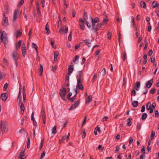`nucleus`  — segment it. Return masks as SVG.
<instances>
[{"label": "nucleus", "instance_id": "2f4dec72", "mask_svg": "<svg viewBox=\"0 0 159 159\" xmlns=\"http://www.w3.org/2000/svg\"><path fill=\"white\" fill-rule=\"evenodd\" d=\"M139 104V102L137 101H134L132 102V105L134 107H137Z\"/></svg>", "mask_w": 159, "mask_h": 159}, {"label": "nucleus", "instance_id": "20e7f679", "mask_svg": "<svg viewBox=\"0 0 159 159\" xmlns=\"http://www.w3.org/2000/svg\"><path fill=\"white\" fill-rule=\"evenodd\" d=\"M21 13V11L19 9H16L14 11L12 20L13 22H15L18 18L20 17Z\"/></svg>", "mask_w": 159, "mask_h": 159}, {"label": "nucleus", "instance_id": "ddd939ff", "mask_svg": "<svg viewBox=\"0 0 159 159\" xmlns=\"http://www.w3.org/2000/svg\"><path fill=\"white\" fill-rule=\"evenodd\" d=\"M80 102V100H78L75 103L71 105L69 109V110H72L75 108L79 105Z\"/></svg>", "mask_w": 159, "mask_h": 159}, {"label": "nucleus", "instance_id": "3c124183", "mask_svg": "<svg viewBox=\"0 0 159 159\" xmlns=\"http://www.w3.org/2000/svg\"><path fill=\"white\" fill-rule=\"evenodd\" d=\"M45 155V153L44 151H43V152L41 154L39 159H43Z\"/></svg>", "mask_w": 159, "mask_h": 159}, {"label": "nucleus", "instance_id": "0eeeda50", "mask_svg": "<svg viewBox=\"0 0 159 159\" xmlns=\"http://www.w3.org/2000/svg\"><path fill=\"white\" fill-rule=\"evenodd\" d=\"M85 20H84L81 18H80L79 20V25L80 26V29L82 30H84L85 29Z\"/></svg>", "mask_w": 159, "mask_h": 159}, {"label": "nucleus", "instance_id": "a19ab883", "mask_svg": "<svg viewBox=\"0 0 159 159\" xmlns=\"http://www.w3.org/2000/svg\"><path fill=\"white\" fill-rule=\"evenodd\" d=\"M155 135V132L153 131H152L151 132V140H152L153 139V137Z\"/></svg>", "mask_w": 159, "mask_h": 159}, {"label": "nucleus", "instance_id": "f8f14e48", "mask_svg": "<svg viewBox=\"0 0 159 159\" xmlns=\"http://www.w3.org/2000/svg\"><path fill=\"white\" fill-rule=\"evenodd\" d=\"M83 78V72L82 71L79 72V74L77 76V81H82Z\"/></svg>", "mask_w": 159, "mask_h": 159}, {"label": "nucleus", "instance_id": "13d9d810", "mask_svg": "<svg viewBox=\"0 0 159 159\" xmlns=\"http://www.w3.org/2000/svg\"><path fill=\"white\" fill-rule=\"evenodd\" d=\"M75 12L74 9L72 10V16L73 17H74L75 16Z\"/></svg>", "mask_w": 159, "mask_h": 159}, {"label": "nucleus", "instance_id": "09e8293b", "mask_svg": "<svg viewBox=\"0 0 159 159\" xmlns=\"http://www.w3.org/2000/svg\"><path fill=\"white\" fill-rule=\"evenodd\" d=\"M43 142H44L43 140H42L41 141V142L40 143V146L39 147V148L40 150L43 147Z\"/></svg>", "mask_w": 159, "mask_h": 159}, {"label": "nucleus", "instance_id": "9b49d317", "mask_svg": "<svg viewBox=\"0 0 159 159\" xmlns=\"http://www.w3.org/2000/svg\"><path fill=\"white\" fill-rule=\"evenodd\" d=\"M87 16V14L86 12L84 11V19L85 21L86 22V24L87 26L89 28H90L91 27V25H89L88 22L86 20V19L88 18Z\"/></svg>", "mask_w": 159, "mask_h": 159}, {"label": "nucleus", "instance_id": "4c0bfd02", "mask_svg": "<svg viewBox=\"0 0 159 159\" xmlns=\"http://www.w3.org/2000/svg\"><path fill=\"white\" fill-rule=\"evenodd\" d=\"M30 140L29 137L28 138L27 143V148H29L30 147Z\"/></svg>", "mask_w": 159, "mask_h": 159}, {"label": "nucleus", "instance_id": "7c9ffc66", "mask_svg": "<svg viewBox=\"0 0 159 159\" xmlns=\"http://www.w3.org/2000/svg\"><path fill=\"white\" fill-rule=\"evenodd\" d=\"M59 55V52L57 51L54 53V61H57L58 56Z\"/></svg>", "mask_w": 159, "mask_h": 159}, {"label": "nucleus", "instance_id": "ea45409f", "mask_svg": "<svg viewBox=\"0 0 159 159\" xmlns=\"http://www.w3.org/2000/svg\"><path fill=\"white\" fill-rule=\"evenodd\" d=\"M24 0H21V1L18 4V7H20L21 5H22L24 3Z\"/></svg>", "mask_w": 159, "mask_h": 159}, {"label": "nucleus", "instance_id": "774afa93", "mask_svg": "<svg viewBox=\"0 0 159 159\" xmlns=\"http://www.w3.org/2000/svg\"><path fill=\"white\" fill-rule=\"evenodd\" d=\"M155 114L156 117H157L159 115V112L157 110L155 111Z\"/></svg>", "mask_w": 159, "mask_h": 159}, {"label": "nucleus", "instance_id": "1a4fd4ad", "mask_svg": "<svg viewBox=\"0 0 159 159\" xmlns=\"http://www.w3.org/2000/svg\"><path fill=\"white\" fill-rule=\"evenodd\" d=\"M153 79H152L148 81L144 86L145 88H151L153 83Z\"/></svg>", "mask_w": 159, "mask_h": 159}, {"label": "nucleus", "instance_id": "2eb2a0df", "mask_svg": "<svg viewBox=\"0 0 159 159\" xmlns=\"http://www.w3.org/2000/svg\"><path fill=\"white\" fill-rule=\"evenodd\" d=\"M76 88H79L80 90H83L84 89L83 86L81 83V81H77Z\"/></svg>", "mask_w": 159, "mask_h": 159}, {"label": "nucleus", "instance_id": "de8ad7c7", "mask_svg": "<svg viewBox=\"0 0 159 159\" xmlns=\"http://www.w3.org/2000/svg\"><path fill=\"white\" fill-rule=\"evenodd\" d=\"M97 75L96 74H94L93 78L92 80L93 82H94L96 81L97 79Z\"/></svg>", "mask_w": 159, "mask_h": 159}, {"label": "nucleus", "instance_id": "e433bc0d", "mask_svg": "<svg viewBox=\"0 0 159 159\" xmlns=\"http://www.w3.org/2000/svg\"><path fill=\"white\" fill-rule=\"evenodd\" d=\"M147 117V113H143L142 116V119L143 120H144L146 119Z\"/></svg>", "mask_w": 159, "mask_h": 159}, {"label": "nucleus", "instance_id": "37998d69", "mask_svg": "<svg viewBox=\"0 0 159 159\" xmlns=\"http://www.w3.org/2000/svg\"><path fill=\"white\" fill-rule=\"evenodd\" d=\"M16 37L17 38L20 36L22 34V32L20 31H18L16 33Z\"/></svg>", "mask_w": 159, "mask_h": 159}, {"label": "nucleus", "instance_id": "79ce46f5", "mask_svg": "<svg viewBox=\"0 0 159 159\" xmlns=\"http://www.w3.org/2000/svg\"><path fill=\"white\" fill-rule=\"evenodd\" d=\"M20 108L21 111H24L25 110V106L23 103H21L20 107Z\"/></svg>", "mask_w": 159, "mask_h": 159}, {"label": "nucleus", "instance_id": "7ed1b4c3", "mask_svg": "<svg viewBox=\"0 0 159 159\" xmlns=\"http://www.w3.org/2000/svg\"><path fill=\"white\" fill-rule=\"evenodd\" d=\"M1 130L3 133H6L8 131L7 124L6 121H2L0 123Z\"/></svg>", "mask_w": 159, "mask_h": 159}, {"label": "nucleus", "instance_id": "338daca9", "mask_svg": "<svg viewBox=\"0 0 159 159\" xmlns=\"http://www.w3.org/2000/svg\"><path fill=\"white\" fill-rule=\"evenodd\" d=\"M79 58V56H77V55L76 56L74 59L73 61L74 62H75L77 60V59H78Z\"/></svg>", "mask_w": 159, "mask_h": 159}, {"label": "nucleus", "instance_id": "4be33fe9", "mask_svg": "<svg viewBox=\"0 0 159 159\" xmlns=\"http://www.w3.org/2000/svg\"><path fill=\"white\" fill-rule=\"evenodd\" d=\"M140 86V82H137L136 84L135 85L134 87V88L136 89V90L138 91L139 90V88Z\"/></svg>", "mask_w": 159, "mask_h": 159}, {"label": "nucleus", "instance_id": "412c9836", "mask_svg": "<svg viewBox=\"0 0 159 159\" xmlns=\"http://www.w3.org/2000/svg\"><path fill=\"white\" fill-rule=\"evenodd\" d=\"M23 99L24 102H25L26 95L25 94V87H24L23 88Z\"/></svg>", "mask_w": 159, "mask_h": 159}, {"label": "nucleus", "instance_id": "4468645a", "mask_svg": "<svg viewBox=\"0 0 159 159\" xmlns=\"http://www.w3.org/2000/svg\"><path fill=\"white\" fill-rule=\"evenodd\" d=\"M73 66V65H71L69 66L68 69V75H70L74 70V69Z\"/></svg>", "mask_w": 159, "mask_h": 159}, {"label": "nucleus", "instance_id": "a211bd4d", "mask_svg": "<svg viewBox=\"0 0 159 159\" xmlns=\"http://www.w3.org/2000/svg\"><path fill=\"white\" fill-rule=\"evenodd\" d=\"M108 20V19L107 17H106L103 19V21L99 24L100 26L101 27L102 26L106 25Z\"/></svg>", "mask_w": 159, "mask_h": 159}, {"label": "nucleus", "instance_id": "bb28decb", "mask_svg": "<svg viewBox=\"0 0 159 159\" xmlns=\"http://www.w3.org/2000/svg\"><path fill=\"white\" fill-rule=\"evenodd\" d=\"M48 27L49 26L48 25V23H47L45 25V30L47 31V32L46 33V34L48 35L49 34L50 32V30L49 29Z\"/></svg>", "mask_w": 159, "mask_h": 159}, {"label": "nucleus", "instance_id": "5fc2aeb1", "mask_svg": "<svg viewBox=\"0 0 159 159\" xmlns=\"http://www.w3.org/2000/svg\"><path fill=\"white\" fill-rule=\"evenodd\" d=\"M86 119H87V116H85L84 117V119L83 122L82 124V126H83L85 124V123H86Z\"/></svg>", "mask_w": 159, "mask_h": 159}, {"label": "nucleus", "instance_id": "9d476101", "mask_svg": "<svg viewBox=\"0 0 159 159\" xmlns=\"http://www.w3.org/2000/svg\"><path fill=\"white\" fill-rule=\"evenodd\" d=\"M152 104L150 102H149L147 103L146 107L147 109L149 110V113H151L153 112V109L152 108Z\"/></svg>", "mask_w": 159, "mask_h": 159}, {"label": "nucleus", "instance_id": "c756f323", "mask_svg": "<svg viewBox=\"0 0 159 159\" xmlns=\"http://www.w3.org/2000/svg\"><path fill=\"white\" fill-rule=\"evenodd\" d=\"M57 127L54 126L52 129V134H55L57 133Z\"/></svg>", "mask_w": 159, "mask_h": 159}, {"label": "nucleus", "instance_id": "cd10ccee", "mask_svg": "<svg viewBox=\"0 0 159 159\" xmlns=\"http://www.w3.org/2000/svg\"><path fill=\"white\" fill-rule=\"evenodd\" d=\"M152 7L154 8L159 7V4H158L156 1H154L152 3Z\"/></svg>", "mask_w": 159, "mask_h": 159}, {"label": "nucleus", "instance_id": "c9c22d12", "mask_svg": "<svg viewBox=\"0 0 159 159\" xmlns=\"http://www.w3.org/2000/svg\"><path fill=\"white\" fill-rule=\"evenodd\" d=\"M21 93V90H20V88H19V92L17 97V101L19 100V102H20L21 98H20V95Z\"/></svg>", "mask_w": 159, "mask_h": 159}, {"label": "nucleus", "instance_id": "f3484780", "mask_svg": "<svg viewBox=\"0 0 159 159\" xmlns=\"http://www.w3.org/2000/svg\"><path fill=\"white\" fill-rule=\"evenodd\" d=\"M3 25L4 26H7L8 25V18L6 17L3 19L2 21Z\"/></svg>", "mask_w": 159, "mask_h": 159}, {"label": "nucleus", "instance_id": "423d86ee", "mask_svg": "<svg viewBox=\"0 0 159 159\" xmlns=\"http://www.w3.org/2000/svg\"><path fill=\"white\" fill-rule=\"evenodd\" d=\"M66 94V90L65 88H63L60 89V95L61 98L64 100H65Z\"/></svg>", "mask_w": 159, "mask_h": 159}, {"label": "nucleus", "instance_id": "f257e3e1", "mask_svg": "<svg viewBox=\"0 0 159 159\" xmlns=\"http://www.w3.org/2000/svg\"><path fill=\"white\" fill-rule=\"evenodd\" d=\"M90 18L92 23V30L95 32H96L101 28L100 26V24H98L99 19L98 17H96L93 19L91 16H90Z\"/></svg>", "mask_w": 159, "mask_h": 159}, {"label": "nucleus", "instance_id": "473e14b6", "mask_svg": "<svg viewBox=\"0 0 159 159\" xmlns=\"http://www.w3.org/2000/svg\"><path fill=\"white\" fill-rule=\"evenodd\" d=\"M6 75L4 73H3L0 70V80H1L4 77H5Z\"/></svg>", "mask_w": 159, "mask_h": 159}, {"label": "nucleus", "instance_id": "49530a36", "mask_svg": "<svg viewBox=\"0 0 159 159\" xmlns=\"http://www.w3.org/2000/svg\"><path fill=\"white\" fill-rule=\"evenodd\" d=\"M8 84L7 83H6L5 84L3 89V90L4 91H6L7 90L8 87Z\"/></svg>", "mask_w": 159, "mask_h": 159}, {"label": "nucleus", "instance_id": "8fccbe9b", "mask_svg": "<svg viewBox=\"0 0 159 159\" xmlns=\"http://www.w3.org/2000/svg\"><path fill=\"white\" fill-rule=\"evenodd\" d=\"M141 124H140L139 123H138L137 125V127H136L137 129L138 130H139L141 129Z\"/></svg>", "mask_w": 159, "mask_h": 159}, {"label": "nucleus", "instance_id": "a878e982", "mask_svg": "<svg viewBox=\"0 0 159 159\" xmlns=\"http://www.w3.org/2000/svg\"><path fill=\"white\" fill-rule=\"evenodd\" d=\"M106 73V69L105 68H104L101 71L100 75L102 76H104Z\"/></svg>", "mask_w": 159, "mask_h": 159}, {"label": "nucleus", "instance_id": "f03ea898", "mask_svg": "<svg viewBox=\"0 0 159 159\" xmlns=\"http://www.w3.org/2000/svg\"><path fill=\"white\" fill-rule=\"evenodd\" d=\"M3 42L6 44L8 43L7 34L5 31L0 33V43Z\"/></svg>", "mask_w": 159, "mask_h": 159}, {"label": "nucleus", "instance_id": "6ab92c4d", "mask_svg": "<svg viewBox=\"0 0 159 159\" xmlns=\"http://www.w3.org/2000/svg\"><path fill=\"white\" fill-rule=\"evenodd\" d=\"M65 30H63L62 28H61L59 30V32L61 33L63 32H65L66 34L68 32V27L67 26L65 25L64 27Z\"/></svg>", "mask_w": 159, "mask_h": 159}, {"label": "nucleus", "instance_id": "6e6552de", "mask_svg": "<svg viewBox=\"0 0 159 159\" xmlns=\"http://www.w3.org/2000/svg\"><path fill=\"white\" fill-rule=\"evenodd\" d=\"M41 115L43 118V123L45 124L46 123V115L45 113V110L44 109H42L41 112Z\"/></svg>", "mask_w": 159, "mask_h": 159}, {"label": "nucleus", "instance_id": "5701e85b", "mask_svg": "<svg viewBox=\"0 0 159 159\" xmlns=\"http://www.w3.org/2000/svg\"><path fill=\"white\" fill-rule=\"evenodd\" d=\"M32 47L33 48H34L36 51V53L37 56L38 55V47L36 44L34 43H32Z\"/></svg>", "mask_w": 159, "mask_h": 159}, {"label": "nucleus", "instance_id": "bf43d9fd", "mask_svg": "<svg viewBox=\"0 0 159 159\" xmlns=\"http://www.w3.org/2000/svg\"><path fill=\"white\" fill-rule=\"evenodd\" d=\"M120 149V148L119 146H117L116 147V149L115 151V153L117 152L118 151H119Z\"/></svg>", "mask_w": 159, "mask_h": 159}, {"label": "nucleus", "instance_id": "0e129e2a", "mask_svg": "<svg viewBox=\"0 0 159 159\" xmlns=\"http://www.w3.org/2000/svg\"><path fill=\"white\" fill-rule=\"evenodd\" d=\"M40 1L42 5V7H44V4L45 3V0H40Z\"/></svg>", "mask_w": 159, "mask_h": 159}, {"label": "nucleus", "instance_id": "393cba45", "mask_svg": "<svg viewBox=\"0 0 159 159\" xmlns=\"http://www.w3.org/2000/svg\"><path fill=\"white\" fill-rule=\"evenodd\" d=\"M92 100V97L91 95L89 96L87 99H86V103H90Z\"/></svg>", "mask_w": 159, "mask_h": 159}, {"label": "nucleus", "instance_id": "b1692460", "mask_svg": "<svg viewBox=\"0 0 159 159\" xmlns=\"http://www.w3.org/2000/svg\"><path fill=\"white\" fill-rule=\"evenodd\" d=\"M132 120V119L131 117H129L127 120V125L128 126H130L132 124V122H131Z\"/></svg>", "mask_w": 159, "mask_h": 159}, {"label": "nucleus", "instance_id": "c85d7f7f", "mask_svg": "<svg viewBox=\"0 0 159 159\" xmlns=\"http://www.w3.org/2000/svg\"><path fill=\"white\" fill-rule=\"evenodd\" d=\"M84 42L89 47L91 46V43L89 42V40L85 39L84 40Z\"/></svg>", "mask_w": 159, "mask_h": 159}, {"label": "nucleus", "instance_id": "69168bd1", "mask_svg": "<svg viewBox=\"0 0 159 159\" xmlns=\"http://www.w3.org/2000/svg\"><path fill=\"white\" fill-rule=\"evenodd\" d=\"M153 53V51L152 49H151L149 50V52H148V55L150 56H151L152 54Z\"/></svg>", "mask_w": 159, "mask_h": 159}, {"label": "nucleus", "instance_id": "dca6fc26", "mask_svg": "<svg viewBox=\"0 0 159 159\" xmlns=\"http://www.w3.org/2000/svg\"><path fill=\"white\" fill-rule=\"evenodd\" d=\"M8 97V94L6 93H2L1 94V97L2 100L5 101Z\"/></svg>", "mask_w": 159, "mask_h": 159}, {"label": "nucleus", "instance_id": "a18cd8bd", "mask_svg": "<svg viewBox=\"0 0 159 159\" xmlns=\"http://www.w3.org/2000/svg\"><path fill=\"white\" fill-rule=\"evenodd\" d=\"M136 92L135 90L134 89H132L131 91V96H134L136 95Z\"/></svg>", "mask_w": 159, "mask_h": 159}, {"label": "nucleus", "instance_id": "603ef678", "mask_svg": "<svg viewBox=\"0 0 159 159\" xmlns=\"http://www.w3.org/2000/svg\"><path fill=\"white\" fill-rule=\"evenodd\" d=\"M26 50L25 45L24 44L22 45L21 46V50L22 51H25Z\"/></svg>", "mask_w": 159, "mask_h": 159}, {"label": "nucleus", "instance_id": "4d7b16f0", "mask_svg": "<svg viewBox=\"0 0 159 159\" xmlns=\"http://www.w3.org/2000/svg\"><path fill=\"white\" fill-rule=\"evenodd\" d=\"M127 58V55L126 52H125L123 54V60L125 61Z\"/></svg>", "mask_w": 159, "mask_h": 159}, {"label": "nucleus", "instance_id": "e2e57ef3", "mask_svg": "<svg viewBox=\"0 0 159 159\" xmlns=\"http://www.w3.org/2000/svg\"><path fill=\"white\" fill-rule=\"evenodd\" d=\"M57 65H56L52 67V70L54 72H55L57 70Z\"/></svg>", "mask_w": 159, "mask_h": 159}, {"label": "nucleus", "instance_id": "58836bf2", "mask_svg": "<svg viewBox=\"0 0 159 159\" xmlns=\"http://www.w3.org/2000/svg\"><path fill=\"white\" fill-rule=\"evenodd\" d=\"M24 151H21L20 152V153L19 154V156L18 157V158H20V157H23L24 156Z\"/></svg>", "mask_w": 159, "mask_h": 159}, {"label": "nucleus", "instance_id": "aec40b11", "mask_svg": "<svg viewBox=\"0 0 159 159\" xmlns=\"http://www.w3.org/2000/svg\"><path fill=\"white\" fill-rule=\"evenodd\" d=\"M70 134L69 133H68V135L67 136L66 134L64 136L62 137V139L61 140L60 142V143L64 141L66 139H69L70 136Z\"/></svg>", "mask_w": 159, "mask_h": 159}, {"label": "nucleus", "instance_id": "f704fd0d", "mask_svg": "<svg viewBox=\"0 0 159 159\" xmlns=\"http://www.w3.org/2000/svg\"><path fill=\"white\" fill-rule=\"evenodd\" d=\"M141 6L142 7H143L145 9L146 8V6L145 3L143 1H141L140 2Z\"/></svg>", "mask_w": 159, "mask_h": 159}, {"label": "nucleus", "instance_id": "39448f33", "mask_svg": "<svg viewBox=\"0 0 159 159\" xmlns=\"http://www.w3.org/2000/svg\"><path fill=\"white\" fill-rule=\"evenodd\" d=\"M12 57L15 61V64L16 66H18V61L19 58V56L16 51H14L12 54Z\"/></svg>", "mask_w": 159, "mask_h": 159}, {"label": "nucleus", "instance_id": "680f3d73", "mask_svg": "<svg viewBox=\"0 0 159 159\" xmlns=\"http://www.w3.org/2000/svg\"><path fill=\"white\" fill-rule=\"evenodd\" d=\"M156 91V89L155 88L152 89H151L150 90V92L152 94H153L154 93L155 91Z\"/></svg>", "mask_w": 159, "mask_h": 159}, {"label": "nucleus", "instance_id": "864d4df0", "mask_svg": "<svg viewBox=\"0 0 159 159\" xmlns=\"http://www.w3.org/2000/svg\"><path fill=\"white\" fill-rule=\"evenodd\" d=\"M68 40H69V41H71L72 39V32L71 31L70 32V34L69 35V36L68 37Z\"/></svg>", "mask_w": 159, "mask_h": 159}, {"label": "nucleus", "instance_id": "72a5a7b5", "mask_svg": "<svg viewBox=\"0 0 159 159\" xmlns=\"http://www.w3.org/2000/svg\"><path fill=\"white\" fill-rule=\"evenodd\" d=\"M39 73L40 75L42 76L43 72V67L42 65L40 64V65Z\"/></svg>", "mask_w": 159, "mask_h": 159}, {"label": "nucleus", "instance_id": "6e6d98bb", "mask_svg": "<svg viewBox=\"0 0 159 159\" xmlns=\"http://www.w3.org/2000/svg\"><path fill=\"white\" fill-rule=\"evenodd\" d=\"M76 96V95H75L74 97H73L72 98H70V101L71 102H74V100H75V99Z\"/></svg>", "mask_w": 159, "mask_h": 159}, {"label": "nucleus", "instance_id": "c03bdc74", "mask_svg": "<svg viewBox=\"0 0 159 159\" xmlns=\"http://www.w3.org/2000/svg\"><path fill=\"white\" fill-rule=\"evenodd\" d=\"M21 42V41H19L18 43L16 44V48L17 49L18 48H19L20 46Z\"/></svg>", "mask_w": 159, "mask_h": 159}, {"label": "nucleus", "instance_id": "052dcab7", "mask_svg": "<svg viewBox=\"0 0 159 159\" xmlns=\"http://www.w3.org/2000/svg\"><path fill=\"white\" fill-rule=\"evenodd\" d=\"M101 51V50L100 49H99L96 51L95 53V55L96 56H98L99 54V53Z\"/></svg>", "mask_w": 159, "mask_h": 159}]
</instances>
